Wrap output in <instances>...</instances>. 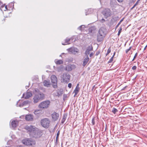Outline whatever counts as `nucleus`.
I'll return each mask as SVG.
<instances>
[{
    "instance_id": "30",
    "label": "nucleus",
    "mask_w": 147,
    "mask_h": 147,
    "mask_svg": "<svg viewBox=\"0 0 147 147\" xmlns=\"http://www.w3.org/2000/svg\"><path fill=\"white\" fill-rule=\"evenodd\" d=\"M83 27H85L84 25H82L79 26L78 28V29L82 31L83 30L82 29L83 28Z\"/></svg>"
},
{
    "instance_id": "34",
    "label": "nucleus",
    "mask_w": 147,
    "mask_h": 147,
    "mask_svg": "<svg viewBox=\"0 0 147 147\" xmlns=\"http://www.w3.org/2000/svg\"><path fill=\"white\" fill-rule=\"evenodd\" d=\"M12 141L11 140H9L7 143V144L9 145L12 144Z\"/></svg>"
},
{
    "instance_id": "12",
    "label": "nucleus",
    "mask_w": 147,
    "mask_h": 147,
    "mask_svg": "<svg viewBox=\"0 0 147 147\" xmlns=\"http://www.w3.org/2000/svg\"><path fill=\"white\" fill-rule=\"evenodd\" d=\"M32 95V94L31 92L28 90L26 93H24L23 94L22 97L25 99H27L31 97Z\"/></svg>"
},
{
    "instance_id": "21",
    "label": "nucleus",
    "mask_w": 147,
    "mask_h": 147,
    "mask_svg": "<svg viewBox=\"0 0 147 147\" xmlns=\"http://www.w3.org/2000/svg\"><path fill=\"white\" fill-rule=\"evenodd\" d=\"M67 117V114H65L63 115V118L61 119V123L62 124H63L65 122Z\"/></svg>"
},
{
    "instance_id": "52",
    "label": "nucleus",
    "mask_w": 147,
    "mask_h": 147,
    "mask_svg": "<svg viewBox=\"0 0 147 147\" xmlns=\"http://www.w3.org/2000/svg\"><path fill=\"white\" fill-rule=\"evenodd\" d=\"M147 47V45L145 46V47L144 49V50H145L146 49V48Z\"/></svg>"
},
{
    "instance_id": "50",
    "label": "nucleus",
    "mask_w": 147,
    "mask_h": 147,
    "mask_svg": "<svg viewBox=\"0 0 147 147\" xmlns=\"http://www.w3.org/2000/svg\"><path fill=\"white\" fill-rule=\"evenodd\" d=\"M102 22H103L105 21V20L104 19H102L101 20Z\"/></svg>"
},
{
    "instance_id": "5",
    "label": "nucleus",
    "mask_w": 147,
    "mask_h": 147,
    "mask_svg": "<svg viewBox=\"0 0 147 147\" xmlns=\"http://www.w3.org/2000/svg\"><path fill=\"white\" fill-rule=\"evenodd\" d=\"M25 128L29 133L30 136H31L36 128L34 126L30 125L29 126H26Z\"/></svg>"
},
{
    "instance_id": "36",
    "label": "nucleus",
    "mask_w": 147,
    "mask_h": 147,
    "mask_svg": "<svg viewBox=\"0 0 147 147\" xmlns=\"http://www.w3.org/2000/svg\"><path fill=\"white\" fill-rule=\"evenodd\" d=\"M111 49L110 48H109V49H108V50H107V52L106 54V56L109 53H110L111 52Z\"/></svg>"
},
{
    "instance_id": "24",
    "label": "nucleus",
    "mask_w": 147,
    "mask_h": 147,
    "mask_svg": "<svg viewBox=\"0 0 147 147\" xmlns=\"http://www.w3.org/2000/svg\"><path fill=\"white\" fill-rule=\"evenodd\" d=\"M30 102L28 100H25L23 101L22 103L20 104L19 106L20 107H22L24 105H26L28 104Z\"/></svg>"
},
{
    "instance_id": "41",
    "label": "nucleus",
    "mask_w": 147,
    "mask_h": 147,
    "mask_svg": "<svg viewBox=\"0 0 147 147\" xmlns=\"http://www.w3.org/2000/svg\"><path fill=\"white\" fill-rule=\"evenodd\" d=\"M137 67L136 66H134L132 68V69L133 70H135L136 69Z\"/></svg>"
},
{
    "instance_id": "18",
    "label": "nucleus",
    "mask_w": 147,
    "mask_h": 147,
    "mask_svg": "<svg viewBox=\"0 0 147 147\" xmlns=\"http://www.w3.org/2000/svg\"><path fill=\"white\" fill-rule=\"evenodd\" d=\"M33 119V116L31 114L27 115L26 116L25 119L27 121H32Z\"/></svg>"
},
{
    "instance_id": "43",
    "label": "nucleus",
    "mask_w": 147,
    "mask_h": 147,
    "mask_svg": "<svg viewBox=\"0 0 147 147\" xmlns=\"http://www.w3.org/2000/svg\"><path fill=\"white\" fill-rule=\"evenodd\" d=\"M58 138H56V141H55V143L56 144H57L58 143Z\"/></svg>"
},
{
    "instance_id": "3",
    "label": "nucleus",
    "mask_w": 147,
    "mask_h": 147,
    "mask_svg": "<svg viewBox=\"0 0 147 147\" xmlns=\"http://www.w3.org/2000/svg\"><path fill=\"white\" fill-rule=\"evenodd\" d=\"M22 142L23 144L27 146H33L36 144V142L35 140L29 138L23 139L22 140Z\"/></svg>"
},
{
    "instance_id": "42",
    "label": "nucleus",
    "mask_w": 147,
    "mask_h": 147,
    "mask_svg": "<svg viewBox=\"0 0 147 147\" xmlns=\"http://www.w3.org/2000/svg\"><path fill=\"white\" fill-rule=\"evenodd\" d=\"M72 86V84L71 83H69L68 84V87L69 88H71Z\"/></svg>"
},
{
    "instance_id": "46",
    "label": "nucleus",
    "mask_w": 147,
    "mask_h": 147,
    "mask_svg": "<svg viewBox=\"0 0 147 147\" xmlns=\"http://www.w3.org/2000/svg\"><path fill=\"white\" fill-rule=\"evenodd\" d=\"M93 55V53H91L90 54L89 56L91 57H92Z\"/></svg>"
},
{
    "instance_id": "6",
    "label": "nucleus",
    "mask_w": 147,
    "mask_h": 147,
    "mask_svg": "<svg viewBox=\"0 0 147 147\" xmlns=\"http://www.w3.org/2000/svg\"><path fill=\"white\" fill-rule=\"evenodd\" d=\"M70 76L68 73H63L61 80L62 82L67 83L69 81Z\"/></svg>"
},
{
    "instance_id": "47",
    "label": "nucleus",
    "mask_w": 147,
    "mask_h": 147,
    "mask_svg": "<svg viewBox=\"0 0 147 147\" xmlns=\"http://www.w3.org/2000/svg\"><path fill=\"white\" fill-rule=\"evenodd\" d=\"M137 5H136V4H135L134 6L131 8V9H133Z\"/></svg>"
},
{
    "instance_id": "2",
    "label": "nucleus",
    "mask_w": 147,
    "mask_h": 147,
    "mask_svg": "<svg viewBox=\"0 0 147 147\" xmlns=\"http://www.w3.org/2000/svg\"><path fill=\"white\" fill-rule=\"evenodd\" d=\"M106 30L104 28L101 27L99 30L97 36V39L98 42L102 41L106 34Z\"/></svg>"
},
{
    "instance_id": "48",
    "label": "nucleus",
    "mask_w": 147,
    "mask_h": 147,
    "mask_svg": "<svg viewBox=\"0 0 147 147\" xmlns=\"http://www.w3.org/2000/svg\"><path fill=\"white\" fill-rule=\"evenodd\" d=\"M137 5H136V4H135L134 6L131 8V9H133Z\"/></svg>"
},
{
    "instance_id": "23",
    "label": "nucleus",
    "mask_w": 147,
    "mask_h": 147,
    "mask_svg": "<svg viewBox=\"0 0 147 147\" xmlns=\"http://www.w3.org/2000/svg\"><path fill=\"white\" fill-rule=\"evenodd\" d=\"M110 4L111 7H114L117 5V3L115 0H111Z\"/></svg>"
},
{
    "instance_id": "57",
    "label": "nucleus",
    "mask_w": 147,
    "mask_h": 147,
    "mask_svg": "<svg viewBox=\"0 0 147 147\" xmlns=\"http://www.w3.org/2000/svg\"><path fill=\"white\" fill-rule=\"evenodd\" d=\"M125 87H124L123 89L122 90H124L125 89Z\"/></svg>"
},
{
    "instance_id": "10",
    "label": "nucleus",
    "mask_w": 147,
    "mask_h": 147,
    "mask_svg": "<svg viewBox=\"0 0 147 147\" xmlns=\"http://www.w3.org/2000/svg\"><path fill=\"white\" fill-rule=\"evenodd\" d=\"M102 13L106 18L110 16L111 15V10L108 8L105 9L102 11Z\"/></svg>"
},
{
    "instance_id": "58",
    "label": "nucleus",
    "mask_w": 147,
    "mask_h": 147,
    "mask_svg": "<svg viewBox=\"0 0 147 147\" xmlns=\"http://www.w3.org/2000/svg\"><path fill=\"white\" fill-rule=\"evenodd\" d=\"M96 55H98V53H96Z\"/></svg>"
},
{
    "instance_id": "49",
    "label": "nucleus",
    "mask_w": 147,
    "mask_h": 147,
    "mask_svg": "<svg viewBox=\"0 0 147 147\" xmlns=\"http://www.w3.org/2000/svg\"><path fill=\"white\" fill-rule=\"evenodd\" d=\"M119 2H122L123 0H117Z\"/></svg>"
},
{
    "instance_id": "27",
    "label": "nucleus",
    "mask_w": 147,
    "mask_h": 147,
    "mask_svg": "<svg viewBox=\"0 0 147 147\" xmlns=\"http://www.w3.org/2000/svg\"><path fill=\"white\" fill-rule=\"evenodd\" d=\"M55 62L56 64L59 65L62 64L63 63V61L61 60H58L56 61H55Z\"/></svg>"
},
{
    "instance_id": "26",
    "label": "nucleus",
    "mask_w": 147,
    "mask_h": 147,
    "mask_svg": "<svg viewBox=\"0 0 147 147\" xmlns=\"http://www.w3.org/2000/svg\"><path fill=\"white\" fill-rule=\"evenodd\" d=\"M79 89L80 88L79 87H76L75 90H74V92L75 93L74 95V96L77 95V94H78L79 92Z\"/></svg>"
},
{
    "instance_id": "44",
    "label": "nucleus",
    "mask_w": 147,
    "mask_h": 147,
    "mask_svg": "<svg viewBox=\"0 0 147 147\" xmlns=\"http://www.w3.org/2000/svg\"><path fill=\"white\" fill-rule=\"evenodd\" d=\"M5 7V10H8L7 5H5V7Z\"/></svg>"
},
{
    "instance_id": "60",
    "label": "nucleus",
    "mask_w": 147,
    "mask_h": 147,
    "mask_svg": "<svg viewBox=\"0 0 147 147\" xmlns=\"http://www.w3.org/2000/svg\"><path fill=\"white\" fill-rule=\"evenodd\" d=\"M18 101H17V105H18Z\"/></svg>"
},
{
    "instance_id": "39",
    "label": "nucleus",
    "mask_w": 147,
    "mask_h": 147,
    "mask_svg": "<svg viewBox=\"0 0 147 147\" xmlns=\"http://www.w3.org/2000/svg\"><path fill=\"white\" fill-rule=\"evenodd\" d=\"M121 30H122V28L120 27V28L119 30L118 31V34H118V36L120 35Z\"/></svg>"
},
{
    "instance_id": "55",
    "label": "nucleus",
    "mask_w": 147,
    "mask_h": 147,
    "mask_svg": "<svg viewBox=\"0 0 147 147\" xmlns=\"http://www.w3.org/2000/svg\"><path fill=\"white\" fill-rule=\"evenodd\" d=\"M115 52H114V54H113V56H114H114H115Z\"/></svg>"
},
{
    "instance_id": "53",
    "label": "nucleus",
    "mask_w": 147,
    "mask_h": 147,
    "mask_svg": "<svg viewBox=\"0 0 147 147\" xmlns=\"http://www.w3.org/2000/svg\"><path fill=\"white\" fill-rule=\"evenodd\" d=\"M39 111V110H36L35 111V112H37V111Z\"/></svg>"
},
{
    "instance_id": "33",
    "label": "nucleus",
    "mask_w": 147,
    "mask_h": 147,
    "mask_svg": "<svg viewBox=\"0 0 147 147\" xmlns=\"http://www.w3.org/2000/svg\"><path fill=\"white\" fill-rule=\"evenodd\" d=\"M124 18H123L121 20H120V21H119V23L117 24V25L116 26V28L117 27H118V26H119V25L120 24H121V23L123 21V20H124Z\"/></svg>"
},
{
    "instance_id": "56",
    "label": "nucleus",
    "mask_w": 147,
    "mask_h": 147,
    "mask_svg": "<svg viewBox=\"0 0 147 147\" xmlns=\"http://www.w3.org/2000/svg\"><path fill=\"white\" fill-rule=\"evenodd\" d=\"M26 89H27V88H28V86H26Z\"/></svg>"
},
{
    "instance_id": "19",
    "label": "nucleus",
    "mask_w": 147,
    "mask_h": 147,
    "mask_svg": "<svg viewBox=\"0 0 147 147\" xmlns=\"http://www.w3.org/2000/svg\"><path fill=\"white\" fill-rule=\"evenodd\" d=\"M89 60V58L88 56H86V57L83 60V66L84 67L88 63Z\"/></svg>"
},
{
    "instance_id": "4",
    "label": "nucleus",
    "mask_w": 147,
    "mask_h": 147,
    "mask_svg": "<svg viewBox=\"0 0 147 147\" xmlns=\"http://www.w3.org/2000/svg\"><path fill=\"white\" fill-rule=\"evenodd\" d=\"M50 121L48 118H44L40 121V124L41 125L45 128H48L50 126Z\"/></svg>"
},
{
    "instance_id": "11",
    "label": "nucleus",
    "mask_w": 147,
    "mask_h": 147,
    "mask_svg": "<svg viewBox=\"0 0 147 147\" xmlns=\"http://www.w3.org/2000/svg\"><path fill=\"white\" fill-rule=\"evenodd\" d=\"M59 117V114L54 112L51 114L52 120L53 121H57Z\"/></svg>"
},
{
    "instance_id": "62",
    "label": "nucleus",
    "mask_w": 147,
    "mask_h": 147,
    "mask_svg": "<svg viewBox=\"0 0 147 147\" xmlns=\"http://www.w3.org/2000/svg\"><path fill=\"white\" fill-rule=\"evenodd\" d=\"M1 5V2L0 1V5Z\"/></svg>"
},
{
    "instance_id": "54",
    "label": "nucleus",
    "mask_w": 147,
    "mask_h": 147,
    "mask_svg": "<svg viewBox=\"0 0 147 147\" xmlns=\"http://www.w3.org/2000/svg\"><path fill=\"white\" fill-rule=\"evenodd\" d=\"M78 86H79V84H78L76 87H78Z\"/></svg>"
},
{
    "instance_id": "20",
    "label": "nucleus",
    "mask_w": 147,
    "mask_h": 147,
    "mask_svg": "<svg viewBox=\"0 0 147 147\" xmlns=\"http://www.w3.org/2000/svg\"><path fill=\"white\" fill-rule=\"evenodd\" d=\"M63 90L62 89H60L57 92V94L56 95V96L59 97L60 96H61L63 94Z\"/></svg>"
},
{
    "instance_id": "8",
    "label": "nucleus",
    "mask_w": 147,
    "mask_h": 147,
    "mask_svg": "<svg viewBox=\"0 0 147 147\" xmlns=\"http://www.w3.org/2000/svg\"><path fill=\"white\" fill-rule=\"evenodd\" d=\"M51 79L53 87L56 88L57 87V77L55 76L52 75L51 76Z\"/></svg>"
},
{
    "instance_id": "51",
    "label": "nucleus",
    "mask_w": 147,
    "mask_h": 147,
    "mask_svg": "<svg viewBox=\"0 0 147 147\" xmlns=\"http://www.w3.org/2000/svg\"><path fill=\"white\" fill-rule=\"evenodd\" d=\"M5 7H4V8H3V9L2 10V11H3V10H4V11H6V10H5Z\"/></svg>"
},
{
    "instance_id": "17",
    "label": "nucleus",
    "mask_w": 147,
    "mask_h": 147,
    "mask_svg": "<svg viewBox=\"0 0 147 147\" xmlns=\"http://www.w3.org/2000/svg\"><path fill=\"white\" fill-rule=\"evenodd\" d=\"M93 50V47L92 45L89 46L86 49L85 53V55L86 56H88L90 53V52Z\"/></svg>"
},
{
    "instance_id": "63",
    "label": "nucleus",
    "mask_w": 147,
    "mask_h": 147,
    "mask_svg": "<svg viewBox=\"0 0 147 147\" xmlns=\"http://www.w3.org/2000/svg\"><path fill=\"white\" fill-rule=\"evenodd\" d=\"M86 15H87V14L86 13Z\"/></svg>"
},
{
    "instance_id": "1",
    "label": "nucleus",
    "mask_w": 147,
    "mask_h": 147,
    "mask_svg": "<svg viewBox=\"0 0 147 147\" xmlns=\"http://www.w3.org/2000/svg\"><path fill=\"white\" fill-rule=\"evenodd\" d=\"M35 91L37 94H35L33 98V102L34 103H37L40 100H42L44 98L45 95L43 93L40 92L38 89H36Z\"/></svg>"
},
{
    "instance_id": "35",
    "label": "nucleus",
    "mask_w": 147,
    "mask_h": 147,
    "mask_svg": "<svg viewBox=\"0 0 147 147\" xmlns=\"http://www.w3.org/2000/svg\"><path fill=\"white\" fill-rule=\"evenodd\" d=\"M5 7V5L2 4V3H1V5H0V9L2 11L4 7Z\"/></svg>"
},
{
    "instance_id": "45",
    "label": "nucleus",
    "mask_w": 147,
    "mask_h": 147,
    "mask_svg": "<svg viewBox=\"0 0 147 147\" xmlns=\"http://www.w3.org/2000/svg\"><path fill=\"white\" fill-rule=\"evenodd\" d=\"M140 0H138L137 2H136V3H135L136 4V5H137L138 4V3Z\"/></svg>"
},
{
    "instance_id": "31",
    "label": "nucleus",
    "mask_w": 147,
    "mask_h": 147,
    "mask_svg": "<svg viewBox=\"0 0 147 147\" xmlns=\"http://www.w3.org/2000/svg\"><path fill=\"white\" fill-rule=\"evenodd\" d=\"M63 68V65H61L59 67H58L57 68L58 69V71H61L62 70V69Z\"/></svg>"
},
{
    "instance_id": "25",
    "label": "nucleus",
    "mask_w": 147,
    "mask_h": 147,
    "mask_svg": "<svg viewBox=\"0 0 147 147\" xmlns=\"http://www.w3.org/2000/svg\"><path fill=\"white\" fill-rule=\"evenodd\" d=\"M44 86L47 87L49 86L50 85V82L49 81L44 80L43 82Z\"/></svg>"
},
{
    "instance_id": "61",
    "label": "nucleus",
    "mask_w": 147,
    "mask_h": 147,
    "mask_svg": "<svg viewBox=\"0 0 147 147\" xmlns=\"http://www.w3.org/2000/svg\"><path fill=\"white\" fill-rule=\"evenodd\" d=\"M12 147L11 146H8V147Z\"/></svg>"
},
{
    "instance_id": "7",
    "label": "nucleus",
    "mask_w": 147,
    "mask_h": 147,
    "mask_svg": "<svg viewBox=\"0 0 147 147\" xmlns=\"http://www.w3.org/2000/svg\"><path fill=\"white\" fill-rule=\"evenodd\" d=\"M49 100H46L41 102L38 105V107L41 109H46L47 108L50 104Z\"/></svg>"
},
{
    "instance_id": "28",
    "label": "nucleus",
    "mask_w": 147,
    "mask_h": 147,
    "mask_svg": "<svg viewBox=\"0 0 147 147\" xmlns=\"http://www.w3.org/2000/svg\"><path fill=\"white\" fill-rule=\"evenodd\" d=\"M97 120V119L94 117H93L92 119V125H94L95 124V120Z\"/></svg>"
},
{
    "instance_id": "14",
    "label": "nucleus",
    "mask_w": 147,
    "mask_h": 147,
    "mask_svg": "<svg viewBox=\"0 0 147 147\" xmlns=\"http://www.w3.org/2000/svg\"><path fill=\"white\" fill-rule=\"evenodd\" d=\"M73 40L72 38H66L64 42H62V44L63 45H69L71 43Z\"/></svg>"
},
{
    "instance_id": "15",
    "label": "nucleus",
    "mask_w": 147,
    "mask_h": 147,
    "mask_svg": "<svg viewBox=\"0 0 147 147\" xmlns=\"http://www.w3.org/2000/svg\"><path fill=\"white\" fill-rule=\"evenodd\" d=\"M76 66L74 65L69 64L66 66L65 70L67 71H71L73 69L75 68Z\"/></svg>"
},
{
    "instance_id": "13",
    "label": "nucleus",
    "mask_w": 147,
    "mask_h": 147,
    "mask_svg": "<svg viewBox=\"0 0 147 147\" xmlns=\"http://www.w3.org/2000/svg\"><path fill=\"white\" fill-rule=\"evenodd\" d=\"M69 52L71 54H76L78 52V49L76 48H70L67 49Z\"/></svg>"
},
{
    "instance_id": "29",
    "label": "nucleus",
    "mask_w": 147,
    "mask_h": 147,
    "mask_svg": "<svg viewBox=\"0 0 147 147\" xmlns=\"http://www.w3.org/2000/svg\"><path fill=\"white\" fill-rule=\"evenodd\" d=\"M118 111V110L115 108H113L112 110V112L114 114H115Z\"/></svg>"
},
{
    "instance_id": "37",
    "label": "nucleus",
    "mask_w": 147,
    "mask_h": 147,
    "mask_svg": "<svg viewBox=\"0 0 147 147\" xmlns=\"http://www.w3.org/2000/svg\"><path fill=\"white\" fill-rule=\"evenodd\" d=\"M60 130H59L58 131L57 134V136H56V138H59V135L60 134Z\"/></svg>"
},
{
    "instance_id": "40",
    "label": "nucleus",
    "mask_w": 147,
    "mask_h": 147,
    "mask_svg": "<svg viewBox=\"0 0 147 147\" xmlns=\"http://www.w3.org/2000/svg\"><path fill=\"white\" fill-rule=\"evenodd\" d=\"M138 55V53H136L135 54V55L133 59H132V61H133L134 59H135V58L136 57V56H137Z\"/></svg>"
},
{
    "instance_id": "38",
    "label": "nucleus",
    "mask_w": 147,
    "mask_h": 147,
    "mask_svg": "<svg viewBox=\"0 0 147 147\" xmlns=\"http://www.w3.org/2000/svg\"><path fill=\"white\" fill-rule=\"evenodd\" d=\"M131 47H129V48L128 49H127L125 51L126 53H128V51L131 49Z\"/></svg>"
},
{
    "instance_id": "22",
    "label": "nucleus",
    "mask_w": 147,
    "mask_h": 147,
    "mask_svg": "<svg viewBox=\"0 0 147 147\" xmlns=\"http://www.w3.org/2000/svg\"><path fill=\"white\" fill-rule=\"evenodd\" d=\"M96 28L94 26H92L88 29V32L89 33H94V32Z\"/></svg>"
},
{
    "instance_id": "32",
    "label": "nucleus",
    "mask_w": 147,
    "mask_h": 147,
    "mask_svg": "<svg viewBox=\"0 0 147 147\" xmlns=\"http://www.w3.org/2000/svg\"><path fill=\"white\" fill-rule=\"evenodd\" d=\"M113 57H114V56H112V57L109 60V61L108 62V63H111L112 62V61L113 60Z\"/></svg>"
},
{
    "instance_id": "16",
    "label": "nucleus",
    "mask_w": 147,
    "mask_h": 147,
    "mask_svg": "<svg viewBox=\"0 0 147 147\" xmlns=\"http://www.w3.org/2000/svg\"><path fill=\"white\" fill-rule=\"evenodd\" d=\"M18 123V121L17 120H13L11 122V127L13 129H14L17 127Z\"/></svg>"
},
{
    "instance_id": "9",
    "label": "nucleus",
    "mask_w": 147,
    "mask_h": 147,
    "mask_svg": "<svg viewBox=\"0 0 147 147\" xmlns=\"http://www.w3.org/2000/svg\"><path fill=\"white\" fill-rule=\"evenodd\" d=\"M37 129V128L36 129L35 131H34L31 137L35 138H40L41 136L42 135V131L40 130H39Z\"/></svg>"
},
{
    "instance_id": "59",
    "label": "nucleus",
    "mask_w": 147,
    "mask_h": 147,
    "mask_svg": "<svg viewBox=\"0 0 147 147\" xmlns=\"http://www.w3.org/2000/svg\"><path fill=\"white\" fill-rule=\"evenodd\" d=\"M95 86H94L93 87V88H92V89L94 88V87Z\"/></svg>"
}]
</instances>
